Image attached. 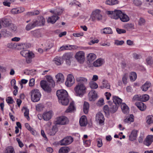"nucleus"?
<instances>
[{
	"mask_svg": "<svg viewBox=\"0 0 153 153\" xmlns=\"http://www.w3.org/2000/svg\"><path fill=\"white\" fill-rule=\"evenodd\" d=\"M56 78L57 79V82L59 83L63 82L65 80L64 75L61 73H59L56 75Z\"/></svg>",
	"mask_w": 153,
	"mask_h": 153,
	"instance_id": "obj_20",
	"label": "nucleus"
},
{
	"mask_svg": "<svg viewBox=\"0 0 153 153\" xmlns=\"http://www.w3.org/2000/svg\"><path fill=\"white\" fill-rule=\"evenodd\" d=\"M43 108V105L41 104H38L36 106V110L38 111H41Z\"/></svg>",
	"mask_w": 153,
	"mask_h": 153,
	"instance_id": "obj_55",
	"label": "nucleus"
},
{
	"mask_svg": "<svg viewBox=\"0 0 153 153\" xmlns=\"http://www.w3.org/2000/svg\"><path fill=\"white\" fill-rule=\"evenodd\" d=\"M152 142H153V136L148 135L144 143L146 145L149 146L150 145Z\"/></svg>",
	"mask_w": 153,
	"mask_h": 153,
	"instance_id": "obj_19",
	"label": "nucleus"
},
{
	"mask_svg": "<svg viewBox=\"0 0 153 153\" xmlns=\"http://www.w3.org/2000/svg\"><path fill=\"white\" fill-rule=\"evenodd\" d=\"M89 87L92 89H96L98 88L97 84L93 81H91L89 82Z\"/></svg>",
	"mask_w": 153,
	"mask_h": 153,
	"instance_id": "obj_42",
	"label": "nucleus"
},
{
	"mask_svg": "<svg viewBox=\"0 0 153 153\" xmlns=\"http://www.w3.org/2000/svg\"><path fill=\"white\" fill-rule=\"evenodd\" d=\"M39 22L37 20H33L31 22L27 25L25 29L27 31H29L36 27L38 26Z\"/></svg>",
	"mask_w": 153,
	"mask_h": 153,
	"instance_id": "obj_12",
	"label": "nucleus"
},
{
	"mask_svg": "<svg viewBox=\"0 0 153 153\" xmlns=\"http://www.w3.org/2000/svg\"><path fill=\"white\" fill-rule=\"evenodd\" d=\"M2 25L4 27H7L10 25V23L7 19H2L1 20Z\"/></svg>",
	"mask_w": 153,
	"mask_h": 153,
	"instance_id": "obj_40",
	"label": "nucleus"
},
{
	"mask_svg": "<svg viewBox=\"0 0 153 153\" xmlns=\"http://www.w3.org/2000/svg\"><path fill=\"white\" fill-rule=\"evenodd\" d=\"M140 101L146 102L148 101L149 98V97L148 94H143L141 96Z\"/></svg>",
	"mask_w": 153,
	"mask_h": 153,
	"instance_id": "obj_39",
	"label": "nucleus"
},
{
	"mask_svg": "<svg viewBox=\"0 0 153 153\" xmlns=\"http://www.w3.org/2000/svg\"><path fill=\"white\" fill-rule=\"evenodd\" d=\"M79 124L82 126H85L87 124L86 117L85 116H82L79 120Z\"/></svg>",
	"mask_w": 153,
	"mask_h": 153,
	"instance_id": "obj_24",
	"label": "nucleus"
},
{
	"mask_svg": "<svg viewBox=\"0 0 153 153\" xmlns=\"http://www.w3.org/2000/svg\"><path fill=\"white\" fill-rule=\"evenodd\" d=\"M137 131L134 130H133L129 136V140L133 141L136 139L137 136Z\"/></svg>",
	"mask_w": 153,
	"mask_h": 153,
	"instance_id": "obj_18",
	"label": "nucleus"
},
{
	"mask_svg": "<svg viewBox=\"0 0 153 153\" xmlns=\"http://www.w3.org/2000/svg\"><path fill=\"white\" fill-rule=\"evenodd\" d=\"M89 107V104L86 102H85L83 105V111L85 114H87Z\"/></svg>",
	"mask_w": 153,
	"mask_h": 153,
	"instance_id": "obj_36",
	"label": "nucleus"
},
{
	"mask_svg": "<svg viewBox=\"0 0 153 153\" xmlns=\"http://www.w3.org/2000/svg\"><path fill=\"white\" fill-rule=\"evenodd\" d=\"M87 57L88 61L91 62L96 59V56L94 53H91L88 55Z\"/></svg>",
	"mask_w": 153,
	"mask_h": 153,
	"instance_id": "obj_34",
	"label": "nucleus"
},
{
	"mask_svg": "<svg viewBox=\"0 0 153 153\" xmlns=\"http://www.w3.org/2000/svg\"><path fill=\"white\" fill-rule=\"evenodd\" d=\"M22 111H24V115L27 119L29 120V110L25 107H23L22 109Z\"/></svg>",
	"mask_w": 153,
	"mask_h": 153,
	"instance_id": "obj_38",
	"label": "nucleus"
},
{
	"mask_svg": "<svg viewBox=\"0 0 153 153\" xmlns=\"http://www.w3.org/2000/svg\"><path fill=\"white\" fill-rule=\"evenodd\" d=\"M10 2H10L8 0H5L3 2V4L5 6L10 7Z\"/></svg>",
	"mask_w": 153,
	"mask_h": 153,
	"instance_id": "obj_64",
	"label": "nucleus"
},
{
	"mask_svg": "<svg viewBox=\"0 0 153 153\" xmlns=\"http://www.w3.org/2000/svg\"><path fill=\"white\" fill-rule=\"evenodd\" d=\"M75 82V79L73 76L71 74H69L67 76V80L65 84L68 87H71Z\"/></svg>",
	"mask_w": 153,
	"mask_h": 153,
	"instance_id": "obj_10",
	"label": "nucleus"
},
{
	"mask_svg": "<svg viewBox=\"0 0 153 153\" xmlns=\"http://www.w3.org/2000/svg\"><path fill=\"white\" fill-rule=\"evenodd\" d=\"M100 87L102 89L106 88L109 89L110 88V85L107 80H104L102 81V85Z\"/></svg>",
	"mask_w": 153,
	"mask_h": 153,
	"instance_id": "obj_30",
	"label": "nucleus"
},
{
	"mask_svg": "<svg viewBox=\"0 0 153 153\" xmlns=\"http://www.w3.org/2000/svg\"><path fill=\"white\" fill-rule=\"evenodd\" d=\"M16 140L18 142L19 146L22 148L24 146V144L20 140V139L19 138H16Z\"/></svg>",
	"mask_w": 153,
	"mask_h": 153,
	"instance_id": "obj_60",
	"label": "nucleus"
},
{
	"mask_svg": "<svg viewBox=\"0 0 153 153\" xmlns=\"http://www.w3.org/2000/svg\"><path fill=\"white\" fill-rule=\"evenodd\" d=\"M145 22V21L143 18H140L138 21V24L140 26L144 25Z\"/></svg>",
	"mask_w": 153,
	"mask_h": 153,
	"instance_id": "obj_51",
	"label": "nucleus"
},
{
	"mask_svg": "<svg viewBox=\"0 0 153 153\" xmlns=\"http://www.w3.org/2000/svg\"><path fill=\"white\" fill-rule=\"evenodd\" d=\"M75 109V108L74 105V102H71L68 108L65 111V112L66 113L71 112Z\"/></svg>",
	"mask_w": 153,
	"mask_h": 153,
	"instance_id": "obj_31",
	"label": "nucleus"
},
{
	"mask_svg": "<svg viewBox=\"0 0 153 153\" xmlns=\"http://www.w3.org/2000/svg\"><path fill=\"white\" fill-rule=\"evenodd\" d=\"M27 44L26 43H20L18 45V46H20L21 47V48L24 49L27 48Z\"/></svg>",
	"mask_w": 153,
	"mask_h": 153,
	"instance_id": "obj_56",
	"label": "nucleus"
},
{
	"mask_svg": "<svg viewBox=\"0 0 153 153\" xmlns=\"http://www.w3.org/2000/svg\"><path fill=\"white\" fill-rule=\"evenodd\" d=\"M24 10V9L22 8V9L21 10H20L18 8H13L11 10V12L12 13L16 14L17 13H20Z\"/></svg>",
	"mask_w": 153,
	"mask_h": 153,
	"instance_id": "obj_43",
	"label": "nucleus"
},
{
	"mask_svg": "<svg viewBox=\"0 0 153 153\" xmlns=\"http://www.w3.org/2000/svg\"><path fill=\"white\" fill-rule=\"evenodd\" d=\"M40 84L42 88L45 91L48 92L51 91V88L46 81L45 80L41 81L40 82Z\"/></svg>",
	"mask_w": 153,
	"mask_h": 153,
	"instance_id": "obj_14",
	"label": "nucleus"
},
{
	"mask_svg": "<svg viewBox=\"0 0 153 153\" xmlns=\"http://www.w3.org/2000/svg\"><path fill=\"white\" fill-rule=\"evenodd\" d=\"M102 61L101 59H99L94 62L93 63V65L95 67L100 66L102 64Z\"/></svg>",
	"mask_w": 153,
	"mask_h": 153,
	"instance_id": "obj_37",
	"label": "nucleus"
},
{
	"mask_svg": "<svg viewBox=\"0 0 153 153\" xmlns=\"http://www.w3.org/2000/svg\"><path fill=\"white\" fill-rule=\"evenodd\" d=\"M88 97L89 101H94L97 98V95L95 90H92L89 93Z\"/></svg>",
	"mask_w": 153,
	"mask_h": 153,
	"instance_id": "obj_13",
	"label": "nucleus"
},
{
	"mask_svg": "<svg viewBox=\"0 0 153 153\" xmlns=\"http://www.w3.org/2000/svg\"><path fill=\"white\" fill-rule=\"evenodd\" d=\"M96 120L99 122L100 124H103L104 118L103 115L101 113L99 112L96 115Z\"/></svg>",
	"mask_w": 153,
	"mask_h": 153,
	"instance_id": "obj_15",
	"label": "nucleus"
},
{
	"mask_svg": "<svg viewBox=\"0 0 153 153\" xmlns=\"http://www.w3.org/2000/svg\"><path fill=\"white\" fill-rule=\"evenodd\" d=\"M141 96L138 95H136L134 96L132 98L133 101H140V97Z\"/></svg>",
	"mask_w": 153,
	"mask_h": 153,
	"instance_id": "obj_54",
	"label": "nucleus"
},
{
	"mask_svg": "<svg viewBox=\"0 0 153 153\" xmlns=\"http://www.w3.org/2000/svg\"><path fill=\"white\" fill-rule=\"evenodd\" d=\"M137 75L134 72H131L130 75V78L131 80L133 81H135L136 79Z\"/></svg>",
	"mask_w": 153,
	"mask_h": 153,
	"instance_id": "obj_44",
	"label": "nucleus"
},
{
	"mask_svg": "<svg viewBox=\"0 0 153 153\" xmlns=\"http://www.w3.org/2000/svg\"><path fill=\"white\" fill-rule=\"evenodd\" d=\"M113 103H115L117 105L119 106L120 104H121L122 100L118 97L114 96L113 97Z\"/></svg>",
	"mask_w": 153,
	"mask_h": 153,
	"instance_id": "obj_27",
	"label": "nucleus"
},
{
	"mask_svg": "<svg viewBox=\"0 0 153 153\" xmlns=\"http://www.w3.org/2000/svg\"><path fill=\"white\" fill-rule=\"evenodd\" d=\"M57 131V129L56 128L53 127L48 132V134L50 135L53 136L55 134Z\"/></svg>",
	"mask_w": 153,
	"mask_h": 153,
	"instance_id": "obj_46",
	"label": "nucleus"
},
{
	"mask_svg": "<svg viewBox=\"0 0 153 153\" xmlns=\"http://www.w3.org/2000/svg\"><path fill=\"white\" fill-rule=\"evenodd\" d=\"M152 57L151 56H149L146 59V62L147 64L149 65H151L153 63V61L152 60Z\"/></svg>",
	"mask_w": 153,
	"mask_h": 153,
	"instance_id": "obj_49",
	"label": "nucleus"
},
{
	"mask_svg": "<svg viewBox=\"0 0 153 153\" xmlns=\"http://www.w3.org/2000/svg\"><path fill=\"white\" fill-rule=\"evenodd\" d=\"M54 63L57 65H60L62 63V59L60 57L56 56L54 60Z\"/></svg>",
	"mask_w": 153,
	"mask_h": 153,
	"instance_id": "obj_32",
	"label": "nucleus"
},
{
	"mask_svg": "<svg viewBox=\"0 0 153 153\" xmlns=\"http://www.w3.org/2000/svg\"><path fill=\"white\" fill-rule=\"evenodd\" d=\"M122 12L120 10H115L114 11H108L106 12L108 15H111V18L117 19L120 18Z\"/></svg>",
	"mask_w": 153,
	"mask_h": 153,
	"instance_id": "obj_6",
	"label": "nucleus"
},
{
	"mask_svg": "<svg viewBox=\"0 0 153 153\" xmlns=\"http://www.w3.org/2000/svg\"><path fill=\"white\" fill-rule=\"evenodd\" d=\"M102 33L104 34H111L113 33V31L111 29L110 27H105L101 30Z\"/></svg>",
	"mask_w": 153,
	"mask_h": 153,
	"instance_id": "obj_28",
	"label": "nucleus"
},
{
	"mask_svg": "<svg viewBox=\"0 0 153 153\" xmlns=\"http://www.w3.org/2000/svg\"><path fill=\"white\" fill-rule=\"evenodd\" d=\"M56 95L59 102L62 105H66L69 102V100L68 98V94L66 91L64 90H58L57 91Z\"/></svg>",
	"mask_w": 153,
	"mask_h": 153,
	"instance_id": "obj_2",
	"label": "nucleus"
},
{
	"mask_svg": "<svg viewBox=\"0 0 153 153\" xmlns=\"http://www.w3.org/2000/svg\"><path fill=\"white\" fill-rule=\"evenodd\" d=\"M151 85V84L149 82H146L142 86L141 88L142 90L144 91H146L148 88L150 87Z\"/></svg>",
	"mask_w": 153,
	"mask_h": 153,
	"instance_id": "obj_25",
	"label": "nucleus"
},
{
	"mask_svg": "<svg viewBox=\"0 0 153 153\" xmlns=\"http://www.w3.org/2000/svg\"><path fill=\"white\" fill-rule=\"evenodd\" d=\"M110 105V111L112 113L115 112L117 111L119 106L115 103H112Z\"/></svg>",
	"mask_w": 153,
	"mask_h": 153,
	"instance_id": "obj_23",
	"label": "nucleus"
},
{
	"mask_svg": "<svg viewBox=\"0 0 153 153\" xmlns=\"http://www.w3.org/2000/svg\"><path fill=\"white\" fill-rule=\"evenodd\" d=\"M75 57L79 62L82 63L85 59L84 53L83 51H79L76 53Z\"/></svg>",
	"mask_w": 153,
	"mask_h": 153,
	"instance_id": "obj_11",
	"label": "nucleus"
},
{
	"mask_svg": "<svg viewBox=\"0 0 153 153\" xmlns=\"http://www.w3.org/2000/svg\"><path fill=\"white\" fill-rule=\"evenodd\" d=\"M103 111L106 114H109L110 111V108H109L108 105H105L103 108Z\"/></svg>",
	"mask_w": 153,
	"mask_h": 153,
	"instance_id": "obj_50",
	"label": "nucleus"
},
{
	"mask_svg": "<svg viewBox=\"0 0 153 153\" xmlns=\"http://www.w3.org/2000/svg\"><path fill=\"white\" fill-rule=\"evenodd\" d=\"M35 79L33 78L31 79L29 81V85L30 86H33L34 85Z\"/></svg>",
	"mask_w": 153,
	"mask_h": 153,
	"instance_id": "obj_62",
	"label": "nucleus"
},
{
	"mask_svg": "<svg viewBox=\"0 0 153 153\" xmlns=\"http://www.w3.org/2000/svg\"><path fill=\"white\" fill-rule=\"evenodd\" d=\"M52 115L51 111L45 112L43 114V119L45 120L48 121L51 118Z\"/></svg>",
	"mask_w": 153,
	"mask_h": 153,
	"instance_id": "obj_16",
	"label": "nucleus"
},
{
	"mask_svg": "<svg viewBox=\"0 0 153 153\" xmlns=\"http://www.w3.org/2000/svg\"><path fill=\"white\" fill-rule=\"evenodd\" d=\"M116 31L117 33L119 34L125 33L126 32V31L125 30L121 29L119 28H117L116 29Z\"/></svg>",
	"mask_w": 153,
	"mask_h": 153,
	"instance_id": "obj_52",
	"label": "nucleus"
},
{
	"mask_svg": "<svg viewBox=\"0 0 153 153\" xmlns=\"http://www.w3.org/2000/svg\"><path fill=\"white\" fill-rule=\"evenodd\" d=\"M134 121V116L132 114H130L128 117L125 119L124 120V122L126 123H130L131 122H133Z\"/></svg>",
	"mask_w": 153,
	"mask_h": 153,
	"instance_id": "obj_29",
	"label": "nucleus"
},
{
	"mask_svg": "<svg viewBox=\"0 0 153 153\" xmlns=\"http://www.w3.org/2000/svg\"><path fill=\"white\" fill-rule=\"evenodd\" d=\"M39 13L38 10H36L33 12H29L27 13V15L29 16L38 15Z\"/></svg>",
	"mask_w": 153,
	"mask_h": 153,
	"instance_id": "obj_48",
	"label": "nucleus"
},
{
	"mask_svg": "<svg viewBox=\"0 0 153 153\" xmlns=\"http://www.w3.org/2000/svg\"><path fill=\"white\" fill-rule=\"evenodd\" d=\"M77 84L74 90L77 96L82 97L86 93L87 88L85 85L88 83V80L82 76L76 77Z\"/></svg>",
	"mask_w": 153,
	"mask_h": 153,
	"instance_id": "obj_1",
	"label": "nucleus"
},
{
	"mask_svg": "<svg viewBox=\"0 0 153 153\" xmlns=\"http://www.w3.org/2000/svg\"><path fill=\"white\" fill-rule=\"evenodd\" d=\"M41 96V94L38 89H34L31 92V100L33 102H37L39 101Z\"/></svg>",
	"mask_w": 153,
	"mask_h": 153,
	"instance_id": "obj_5",
	"label": "nucleus"
},
{
	"mask_svg": "<svg viewBox=\"0 0 153 153\" xmlns=\"http://www.w3.org/2000/svg\"><path fill=\"white\" fill-rule=\"evenodd\" d=\"M121 108L124 114L128 113L129 108L127 105L125 103H122L121 105Z\"/></svg>",
	"mask_w": 153,
	"mask_h": 153,
	"instance_id": "obj_26",
	"label": "nucleus"
},
{
	"mask_svg": "<svg viewBox=\"0 0 153 153\" xmlns=\"http://www.w3.org/2000/svg\"><path fill=\"white\" fill-rule=\"evenodd\" d=\"M133 57L135 59H140V54H137L136 53H134L133 54Z\"/></svg>",
	"mask_w": 153,
	"mask_h": 153,
	"instance_id": "obj_63",
	"label": "nucleus"
},
{
	"mask_svg": "<svg viewBox=\"0 0 153 153\" xmlns=\"http://www.w3.org/2000/svg\"><path fill=\"white\" fill-rule=\"evenodd\" d=\"M73 141V138L71 136L67 137L60 141L61 146H66L71 143Z\"/></svg>",
	"mask_w": 153,
	"mask_h": 153,
	"instance_id": "obj_9",
	"label": "nucleus"
},
{
	"mask_svg": "<svg viewBox=\"0 0 153 153\" xmlns=\"http://www.w3.org/2000/svg\"><path fill=\"white\" fill-rule=\"evenodd\" d=\"M20 54L26 58V61L28 63H30L32 61V59L34 57V54L32 52L27 50L22 51Z\"/></svg>",
	"mask_w": 153,
	"mask_h": 153,
	"instance_id": "obj_3",
	"label": "nucleus"
},
{
	"mask_svg": "<svg viewBox=\"0 0 153 153\" xmlns=\"http://www.w3.org/2000/svg\"><path fill=\"white\" fill-rule=\"evenodd\" d=\"M146 122L149 125L153 123V116L149 115L146 117Z\"/></svg>",
	"mask_w": 153,
	"mask_h": 153,
	"instance_id": "obj_41",
	"label": "nucleus"
},
{
	"mask_svg": "<svg viewBox=\"0 0 153 153\" xmlns=\"http://www.w3.org/2000/svg\"><path fill=\"white\" fill-rule=\"evenodd\" d=\"M63 11V10L61 9L59 12H57V13H55L54 15L51 17H49L47 21L48 23H50L53 24L55 23L56 21L58 20L59 17L57 16L60 15Z\"/></svg>",
	"mask_w": 153,
	"mask_h": 153,
	"instance_id": "obj_7",
	"label": "nucleus"
},
{
	"mask_svg": "<svg viewBox=\"0 0 153 153\" xmlns=\"http://www.w3.org/2000/svg\"><path fill=\"white\" fill-rule=\"evenodd\" d=\"M124 43V42L123 40L119 41L116 40L115 41L114 44L117 45H123Z\"/></svg>",
	"mask_w": 153,
	"mask_h": 153,
	"instance_id": "obj_53",
	"label": "nucleus"
},
{
	"mask_svg": "<svg viewBox=\"0 0 153 153\" xmlns=\"http://www.w3.org/2000/svg\"><path fill=\"white\" fill-rule=\"evenodd\" d=\"M120 20L123 22H126L129 20V17L125 13L122 12L120 18Z\"/></svg>",
	"mask_w": 153,
	"mask_h": 153,
	"instance_id": "obj_22",
	"label": "nucleus"
},
{
	"mask_svg": "<svg viewBox=\"0 0 153 153\" xmlns=\"http://www.w3.org/2000/svg\"><path fill=\"white\" fill-rule=\"evenodd\" d=\"M45 19L43 17H41L40 18V20L39 22L40 25H44L45 24Z\"/></svg>",
	"mask_w": 153,
	"mask_h": 153,
	"instance_id": "obj_58",
	"label": "nucleus"
},
{
	"mask_svg": "<svg viewBox=\"0 0 153 153\" xmlns=\"http://www.w3.org/2000/svg\"><path fill=\"white\" fill-rule=\"evenodd\" d=\"M124 27L127 30L133 29H134V25L131 23H128L124 25Z\"/></svg>",
	"mask_w": 153,
	"mask_h": 153,
	"instance_id": "obj_45",
	"label": "nucleus"
},
{
	"mask_svg": "<svg viewBox=\"0 0 153 153\" xmlns=\"http://www.w3.org/2000/svg\"><path fill=\"white\" fill-rule=\"evenodd\" d=\"M6 101L7 103L9 104H12L13 102V100L10 97H8L7 98Z\"/></svg>",
	"mask_w": 153,
	"mask_h": 153,
	"instance_id": "obj_59",
	"label": "nucleus"
},
{
	"mask_svg": "<svg viewBox=\"0 0 153 153\" xmlns=\"http://www.w3.org/2000/svg\"><path fill=\"white\" fill-rule=\"evenodd\" d=\"M46 78L47 81L50 83V85L53 87L55 86V82L52 77L50 76H47Z\"/></svg>",
	"mask_w": 153,
	"mask_h": 153,
	"instance_id": "obj_33",
	"label": "nucleus"
},
{
	"mask_svg": "<svg viewBox=\"0 0 153 153\" xmlns=\"http://www.w3.org/2000/svg\"><path fill=\"white\" fill-rule=\"evenodd\" d=\"M70 150L69 148L67 146L62 147L59 150V153H68Z\"/></svg>",
	"mask_w": 153,
	"mask_h": 153,
	"instance_id": "obj_35",
	"label": "nucleus"
},
{
	"mask_svg": "<svg viewBox=\"0 0 153 153\" xmlns=\"http://www.w3.org/2000/svg\"><path fill=\"white\" fill-rule=\"evenodd\" d=\"M97 146L98 147H101L102 145V140L100 139H98L97 140Z\"/></svg>",
	"mask_w": 153,
	"mask_h": 153,
	"instance_id": "obj_61",
	"label": "nucleus"
},
{
	"mask_svg": "<svg viewBox=\"0 0 153 153\" xmlns=\"http://www.w3.org/2000/svg\"><path fill=\"white\" fill-rule=\"evenodd\" d=\"M133 3L137 7H140L142 4V1L140 0H134Z\"/></svg>",
	"mask_w": 153,
	"mask_h": 153,
	"instance_id": "obj_47",
	"label": "nucleus"
},
{
	"mask_svg": "<svg viewBox=\"0 0 153 153\" xmlns=\"http://www.w3.org/2000/svg\"><path fill=\"white\" fill-rule=\"evenodd\" d=\"M63 58L66 60V64L70 65L71 63L70 59L72 58L71 54L69 53H66L64 55Z\"/></svg>",
	"mask_w": 153,
	"mask_h": 153,
	"instance_id": "obj_21",
	"label": "nucleus"
},
{
	"mask_svg": "<svg viewBox=\"0 0 153 153\" xmlns=\"http://www.w3.org/2000/svg\"><path fill=\"white\" fill-rule=\"evenodd\" d=\"M135 105L141 111H144L146 108V106L142 102H136Z\"/></svg>",
	"mask_w": 153,
	"mask_h": 153,
	"instance_id": "obj_17",
	"label": "nucleus"
},
{
	"mask_svg": "<svg viewBox=\"0 0 153 153\" xmlns=\"http://www.w3.org/2000/svg\"><path fill=\"white\" fill-rule=\"evenodd\" d=\"M33 34L35 37H39L40 36V33L38 31H34L33 32Z\"/></svg>",
	"mask_w": 153,
	"mask_h": 153,
	"instance_id": "obj_57",
	"label": "nucleus"
},
{
	"mask_svg": "<svg viewBox=\"0 0 153 153\" xmlns=\"http://www.w3.org/2000/svg\"><path fill=\"white\" fill-rule=\"evenodd\" d=\"M102 19V16L101 14V11L98 9H96L92 13L90 19L92 22H95L96 20L98 21L101 20Z\"/></svg>",
	"mask_w": 153,
	"mask_h": 153,
	"instance_id": "obj_4",
	"label": "nucleus"
},
{
	"mask_svg": "<svg viewBox=\"0 0 153 153\" xmlns=\"http://www.w3.org/2000/svg\"><path fill=\"white\" fill-rule=\"evenodd\" d=\"M68 120L66 117L62 116L56 118L55 123L56 124L64 125L68 123Z\"/></svg>",
	"mask_w": 153,
	"mask_h": 153,
	"instance_id": "obj_8",
	"label": "nucleus"
}]
</instances>
